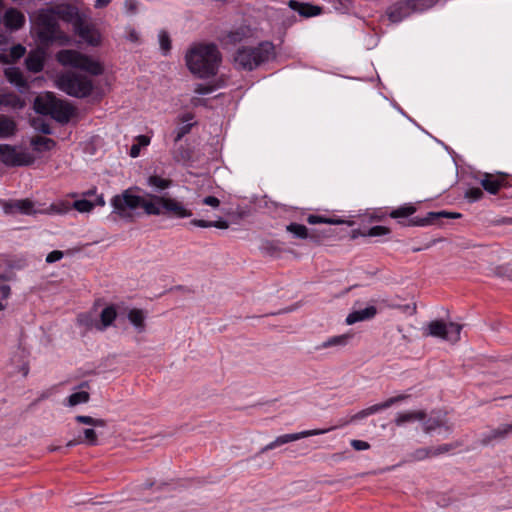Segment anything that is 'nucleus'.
Masks as SVG:
<instances>
[{
    "label": "nucleus",
    "mask_w": 512,
    "mask_h": 512,
    "mask_svg": "<svg viewBox=\"0 0 512 512\" xmlns=\"http://www.w3.org/2000/svg\"><path fill=\"white\" fill-rule=\"evenodd\" d=\"M426 418V412L424 410L407 411L398 413L394 422L397 426H402L405 423L413 421H423Z\"/></svg>",
    "instance_id": "obj_26"
},
{
    "label": "nucleus",
    "mask_w": 512,
    "mask_h": 512,
    "mask_svg": "<svg viewBox=\"0 0 512 512\" xmlns=\"http://www.w3.org/2000/svg\"><path fill=\"white\" fill-rule=\"evenodd\" d=\"M274 56V45L271 42H262L256 47H240L234 55V64L237 68L251 71Z\"/></svg>",
    "instance_id": "obj_3"
},
{
    "label": "nucleus",
    "mask_w": 512,
    "mask_h": 512,
    "mask_svg": "<svg viewBox=\"0 0 512 512\" xmlns=\"http://www.w3.org/2000/svg\"><path fill=\"white\" fill-rule=\"evenodd\" d=\"M26 68L33 73L42 71L44 63L41 56L37 54H29L25 59Z\"/></svg>",
    "instance_id": "obj_31"
},
{
    "label": "nucleus",
    "mask_w": 512,
    "mask_h": 512,
    "mask_svg": "<svg viewBox=\"0 0 512 512\" xmlns=\"http://www.w3.org/2000/svg\"><path fill=\"white\" fill-rule=\"evenodd\" d=\"M185 60L191 73L199 78H208L216 75L221 54L213 43L197 44L187 51Z\"/></svg>",
    "instance_id": "obj_1"
},
{
    "label": "nucleus",
    "mask_w": 512,
    "mask_h": 512,
    "mask_svg": "<svg viewBox=\"0 0 512 512\" xmlns=\"http://www.w3.org/2000/svg\"><path fill=\"white\" fill-rule=\"evenodd\" d=\"M451 449H453V446L451 444H443L436 448H432V456H437L446 452H449Z\"/></svg>",
    "instance_id": "obj_51"
},
{
    "label": "nucleus",
    "mask_w": 512,
    "mask_h": 512,
    "mask_svg": "<svg viewBox=\"0 0 512 512\" xmlns=\"http://www.w3.org/2000/svg\"><path fill=\"white\" fill-rule=\"evenodd\" d=\"M54 13L60 19H62L63 21H65L67 23H71L72 25L77 23L82 18L78 9L69 4L58 6L56 8V10L54 11Z\"/></svg>",
    "instance_id": "obj_21"
},
{
    "label": "nucleus",
    "mask_w": 512,
    "mask_h": 512,
    "mask_svg": "<svg viewBox=\"0 0 512 512\" xmlns=\"http://www.w3.org/2000/svg\"><path fill=\"white\" fill-rule=\"evenodd\" d=\"M390 232L389 228L385 227V226H380V225H377V226H373L369 229L368 231V235L369 236H372V237H377V236H383V235H386Z\"/></svg>",
    "instance_id": "obj_49"
},
{
    "label": "nucleus",
    "mask_w": 512,
    "mask_h": 512,
    "mask_svg": "<svg viewBox=\"0 0 512 512\" xmlns=\"http://www.w3.org/2000/svg\"><path fill=\"white\" fill-rule=\"evenodd\" d=\"M75 420L78 423L90 425V426H93V427H102V428H104L107 425L106 420L100 419V418H93L91 416L77 415L75 417Z\"/></svg>",
    "instance_id": "obj_34"
},
{
    "label": "nucleus",
    "mask_w": 512,
    "mask_h": 512,
    "mask_svg": "<svg viewBox=\"0 0 512 512\" xmlns=\"http://www.w3.org/2000/svg\"><path fill=\"white\" fill-rule=\"evenodd\" d=\"M36 24L37 36L42 44L58 43L59 45H67L69 43V36L60 29L53 12H40L36 18Z\"/></svg>",
    "instance_id": "obj_5"
},
{
    "label": "nucleus",
    "mask_w": 512,
    "mask_h": 512,
    "mask_svg": "<svg viewBox=\"0 0 512 512\" xmlns=\"http://www.w3.org/2000/svg\"><path fill=\"white\" fill-rule=\"evenodd\" d=\"M376 314L377 309L374 306H368L364 309L351 312L346 318V323L352 325L360 321L372 319Z\"/></svg>",
    "instance_id": "obj_23"
},
{
    "label": "nucleus",
    "mask_w": 512,
    "mask_h": 512,
    "mask_svg": "<svg viewBox=\"0 0 512 512\" xmlns=\"http://www.w3.org/2000/svg\"><path fill=\"white\" fill-rule=\"evenodd\" d=\"M136 145H140V147H144V146H147L149 145L150 143V138L146 135H139L136 137Z\"/></svg>",
    "instance_id": "obj_59"
},
{
    "label": "nucleus",
    "mask_w": 512,
    "mask_h": 512,
    "mask_svg": "<svg viewBox=\"0 0 512 512\" xmlns=\"http://www.w3.org/2000/svg\"><path fill=\"white\" fill-rule=\"evenodd\" d=\"M212 227H215L218 229H227L229 227V223L226 220L212 221Z\"/></svg>",
    "instance_id": "obj_60"
},
{
    "label": "nucleus",
    "mask_w": 512,
    "mask_h": 512,
    "mask_svg": "<svg viewBox=\"0 0 512 512\" xmlns=\"http://www.w3.org/2000/svg\"><path fill=\"white\" fill-rule=\"evenodd\" d=\"M139 190V187L134 186L124 190L121 194L115 195L111 200L114 212L124 216L127 210H135L142 207L147 215L158 214L159 210L152 203L153 194L148 195L149 199H145L135 194Z\"/></svg>",
    "instance_id": "obj_4"
},
{
    "label": "nucleus",
    "mask_w": 512,
    "mask_h": 512,
    "mask_svg": "<svg viewBox=\"0 0 512 512\" xmlns=\"http://www.w3.org/2000/svg\"><path fill=\"white\" fill-rule=\"evenodd\" d=\"M435 214H438L437 219L442 218V217L455 219V218H459L461 216V214H459V213L447 212V211H439V212H435Z\"/></svg>",
    "instance_id": "obj_55"
},
{
    "label": "nucleus",
    "mask_w": 512,
    "mask_h": 512,
    "mask_svg": "<svg viewBox=\"0 0 512 512\" xmlns=\"http://www.w3.org/2000/svg\"><path fill=\"white\" fill-rule=\"evenodd\" d=\"M250 30L247 27L241 26L227 34V41L231 44H236L247 38Z\"/></svg>",
    "instance_id": "obj_33"
},
{
    "label": "nucleus",
    "mask_w": 512,
    "mask_h": 512,
    "mask_svg": "<svg viewBox=\"0 0 512 512\" xmlns=\"http://www.w3.org/2000/svg\"><path fill=\"white\" fill-rule=\"evenodd\" d=\"M4 25L10 30H18L25 24V16L15 8L8 9L4 14Z\"/></svg>",
    "instance_id": "obj_18"
},
{
    "label": "nucleus",
    "mask_w": 512,
    "mask_h": 512,
    "mask_svg": "<svg viewBox=\"0 0 512 512\" xmlns=\"http://www.w3.org/2000/svg\"><path fill=\"white\" fill-rule=\"evenodd\" d=\"M33 108L36 113L48 115L61 124L68 123L75 112L70 103L57 98L52 92L38 95L34 99Z\"/></svg>",
    "instance_id": "obj_2"
},
{
    "label": "nucleus",
    "mask_w": 512,
    "mask_h": 512,
    "mask_svg": "<svg viewBox=\"0 0 512 512\" xmlns=\"http://www.w3.org/2000/svg\"><path fill=\"white\" fill-rule=\"evenodd\" d=\"M147 184L157 191L168 189L172 185V180L164 179L158 175H151L147 179Z\"/></svg>",
    "instance_id": "obj_32"
},
{
    "label": "nucleus",
    "mask_w": 512,
    "mask_h": 512,
    "mask_svg": "<svg viewBox=\"0 0 512 512\" xmlns=\"http://www.w3.org/2000/svg\"><path fill=\"white\" fill-rule=\"evenodd\" d=\"M465 197L470 201H478L483 197V191L478 187H472L465 192Z\"/></svg>",
    "instance_id": "obj_46"
},
{
    "label": "nucleus",
    "mask_w": 512,
    "mask_h": 512,
    "mask_svg": "<svg viewBox=\"0 0 512 512\" xmlns=\"http://www.w3.org/2000/svg\"><path fill=\"white\" fill-rule=\"evenodd\" d=\"M191 224L201 227V228L212 227V221H207V220H202V219H194L191 221Z\"/></svg>",
    "instance_id": "obj_57"
},
{
    "label": "nucleus",
    "mask_w": 512,
    "mask_h": 512,
    "mask_svg": "<svg viewBox=\"0 0 512 512\" xmlns=\"http://www.w3.org/2000/svg\"><path fill=\"white\" fill-rule=\"evenodd\" d=\"M90 399V395L86 391H80L73 393L68 398V403L70 406H76L78 404L87 403Z\"/></svg>",
    "instance_id": "obj_38"
},
{
    "label": "nucleus",
    "mask_w": 512,
    "mask_h": 512,
    "mask_svg": "<svg viewBox=\"0 0 512 512\" xmlns=\"http://www.w3.org/2000/svg\"><path fill=\"white\" fill-rule=\"evenodd\" d=\"M0 160L6 166H28L34 163V157L27 152H18L14 146L0 144Z\"/></svg>",
    "instance_id": "obj_11"
},
{
    "label": "nucleus",
    "mask_w": 512,
    "mask_h": 512,
    "mask_svg": "<svg viewBox=\"0 0 512 512\" xmlns=\"http://www.w3.org/2000/svg\"><path fill=\"white\" fill-rule=\"evenodd\" d=\"M437 428H444L447 432L451 431L447 424L446 414L442 411L432 412L431 416L423 423V430L427 434L432 433Z\"/></svg>",
    "instance_id": "obj_15"
},
{
    "label": "nucleus",
    "mask_w": 512,
    "mask_h": 512,
    "mask_svg": "<svg viewBox=\"0 0 512 512\" xmlns=\"http://www.w3.org/2000/svg\"><path fill=\"white\" fill-rule=\"evenodd\" d=\"M140 145L133 144L130 148V156L136 158L140 153Z\"/></svg>",
    "instance_id": "obj_61"
},
{
    "label": "nucleus",
    "mask_w": 512,
    "mask_h": 512,
    "mask_svg": "<svg viewBox=\"0 0 512 512\" xmlns=\"http://www.w3.org/2000/svg\"><path fill=\"white\" fill-rule=\"evenodd\" d=\"M350 444L357 451L368 450L370 448V444L368 442L362 441V440L354 439V440H351Z\"/></svg>",
    "instance_id": "obj_50"
},
{
    "label": "nucleus",
    "mask_w": 512,
    "mask_h": 512,
    "mask_svg": "<svg viewBox=\"0 0 512 512\" xmlns=\"http://www.w3.org/2000/svg\"><path fill=\"white\" fill-rule=\"evenodd\" d=\"M112 0H95L94 7L96 9H101L106 7Z\"/></svg>",
    "instance_id": "obj_62"
},
{
    "label": "nucleus",
    "mask_w": 512,
    "mask_h": 512,
    "mask_svg": "<svg viewBox=\"0 0 512 512\" xmlns=\"http://www.w3.org/2000/svg\"><path fill=\"white\" fill-rule=\"evenodd\" d=\"M159 43H160L161 49L163 50V52L165 54L170 51V49H171V40H170V37H169V35H168V33L166 31H161L159 33Z\"/></svg>",
    "instance_id": "obj_41"
},
{
    "label": "nucleus",
    "mask_w": 512,
    "mask_h": 512,
    "mask_svg": "<svg viewBox=\"0 0 512 512\" xmlns=\"http://www.w3.org/2000/svg\"><path fill=\"white\" fill-rule=\"evenodd\" d=\"M57 87L67 95L76 98L88 97L93 90L92 81L81 74L66 72L57 78Z\"/></svg>",
    "instance_id": "obj_7"
},
{
    "label": "nucleus",
    "mask_w": 512,
    "mask_h": 512,
    "mask_svg": "<svg viewBox=\"0 0 512 512\" xmlns=\"http://www.w3.org/2000/svg\"><path fill=\"white\" fill-rule=\"evenodd\" d=\"M408 396L407 395H404V394H401V395H397V396H394V397H390L388 398L386 401H384L383 403H379V404H375V405H372L370 407H367L365 409H362L360 410L359 412H357L356 414H354L350 421H356V420H360V419H363V418H366L372 414H375L381 410H384V409H387L389 407H391L392 405L398 403V402H401L405 399H407Z\"/></svg>",
    "instance_id": "obj_13"
},
{
    "label": "nucleus",
    "mask_w": 512,
    "mask_h": 512,
    "mask_svg": "<svg viewBox=\"0 0 512 512\" xmlns=\"http://www.w3.org/2000/svg\"><path fill=\"white\" fill-rule=\"evenodd\" d=\"M152 203L159 210L156 216L163 215L169 218H188L192 212L182 202L167 196L152 195Z\"/></svg>",
    "instance_id": "obj_9"
},
{
    "label": "nucleus",
    "mask_w": 512,
    "mask_h": 512,
    "mask_svg": "<svg viewBox=\"0 0 512 512\" xmlns=\"http://www.w3.org/2000/svg\"><path fill=\"white\" fill-rule=\"evenodd\" d=\"M190 157V152L187 149H184L182 146L173 151V158L177 162L187 161L190 159Z\"/></svg>",
    "instance_id": "obj_42"
},
{
    "label": "nucleus",
    "mask_w": 512,
    "mask_h": 512,
    "mask_svg": "<svg viewBox=\"0 0 512 512\" xmlns=\"http://www.w3.org/2000/svg\"><path fill=\"white\" fill-rule=\"evenodd\" d=\"M194 91L198 95H206L213 91V87L205 84H197Z\"/></svg>",
    "instance_id": "obj_53"
},
{
    "label": "nucleus",
    "mask_w": 512,
    "mask_h": 512,
    "mask_svg": "<svg viewBox=\"0 0 512 512\" xmlns=\"http://www.w3.org/2000/svg\"><path fill=\"white\" fill-rule=\"evenodd\" d=\"M94 207H95L94 202L86 200V199L76 200L73 203V208L76 209L80 213L90 212Z\"/></svg>",
    "instance_id": "obj_40"
},
{
    "label": "nucleus",
    "mask_w": 512,
    "mask_h": 512,
    "mask_svg": "<svg viewBox=\"0 0 512 512\" xmlns=\"http://www.w3.org/2000/svg\"><path fill=\"white\" fill-rule=\"evenodd\" d=\"M31 126L36 130L45 135L52 134V129L49 123L41 118H34L31 120Z\"/></svg>",
    "instance_id": "obj_39"
},
{
    "label": "nucleus",
    "mask_w": 512,
    "mask_h": 512,
    "mask_svg": "<svg viewBox=\"0 0 512 512\" xmlns=\"http://www.w3.org/2000/svg\"><path fill=\"white\" fill-rule=\"evenodd\" d=\"M62 258H63V252L59 251V250H54L47 255L46 262L54 263L56 261H59Z\"/></svg>",
    "instance_id": "obj_52"
},
{
    "label": "nucleus",
    "mask_w": 512,
    "mask_h": 512,
    "mask_svg": "<svg viewBox=\"0 0 512 512\" xmlns=\"http://www.w3.org/2000/svg\"><path fill=\"white\" fill-rule=\"evenodd\" d=\"M309 224H319V223H327V224H336L337 221L329 218H324L318 215H309L307 218Z\"/></svg>",
    "instance_id": "obj_47"
},
{
    "label": "nucleus",
    "mask_w": 512,
    "mask_h": 512,
    "mask_svg": "<svg viewBox=\"0 0 512 512\" xmlns=\"http://www.w3.org/2000/svg\"><path fill=\"white\" fill-rule=\"evenodd\" d=\"M56 57L63 66H71L94 76L101 75L104 71L103 66L98 61L76 50H61Z\"/></svg>",
    "instance_id": "obj_8"
},
{
    "label": "nucleus",
    "mask_w": 512,
    "mask_h": 512,
    "mask_svg": "<svg viewBox=\"0 0 512 512\" xmlns=\"http://www.w3.org/2000/svg\"><path fill=\"white\" fill-rule=\"evenodd\" d=\"M10 286L9 285H2L0 286V293L3 298H7L10 295Z\"/></svg>",
    "instance_id": "obj_64"
},
{
    "label": "nucleus",
    "mask_w": 512,
    "mask_h": 512,
    "mask_svg": "<svg viewBox=\"0 0 512 512\" xmlns=\"http://www.w3.org/2000/svg\"><path fill=\"white\" fill-rule=\"evenodd\" d=\"M352 335L351 334H342L330 337L326 341L320 343L315 347L316 350H322V349H328L332 347H344L346 346L349 341L351 340Z\"/></svg>",
    "instance_id": "obj_27"
},
{
    "label": "nucleus",
    "mask_w": 512,
    "mask_h": 512,
    "mask_svg": "<svg viewBox=\"0 0 512 512\" xmlns=\"http://www.w3.org/2000/svg\"><path fill=\"white\" fill-rule=\"evenodd\" d=\"M84 438L83 442H86L89 445H96L98 443V438L96 431L92 428H87L83 431Z\"/></svg>",
    "instance_id": "obj_43"
},
{
    "label": "nucleus",
    "mask_w": 512,
    "mask_h": 512,
    "mask_svg": "<svg viewBox=\"0 0 512 512\" xmlns=\"http://www.w3.org/2000/svg\"><path fill=\"white\" fill-rule=\"evenodd\" d=\"M124 5L128 12L132 14L136 13L138 7V2L136 0H126Z\"/></svg>",
    "instance_id": "obj_56"
},
{
    "label": "nucleus",
    "mask_w": 512,
    "mask_h": 512,
    "mask_svg": "<svg viewBox=\"0 0 512 512\" xmlns=\"http://www.w3.org/2000/svg\"><path fill=\"white\" fill-rule=\"evenodd\" d=\"M427 330L429 336L456 343L460 340L462 325L454 322L446 324L442 320H434L428 324Z\"/></svg>",
    "instance_id": "obj_10"
},
{
    "label": "nucleus",
    "mask_w": 512,
    "mask_h": 512,
    "mask_svg": "<svg viewBox=\"0 0 512 512\" xmlns=\"http://www.w3.org/2000/svg\"><path fill=\"white\" fill-rule=\"evenodd\" d=\"M25 52H26V49L21 44L14 45L10 49V57L13 60H18V59H20L21 57H23L25 55Z\"/></svg>",
    "instance_id": "obj_48"
},
{
    "label": "nucleus",
    "mask_w": 512,
    "mask_h": 512,
    "mask_svg": "<svg viewBox=\"0 0 512 512\" xmlns=\"http://www.w3.org/2000/svg\"><path fill=\"white\" fill-rule=\"evenodd\" d=\"M117 317V311L114 305L105 307L100 313V323L95 324V328L102 331L112 325Z\"/></svg>",
    "instance_id": "obj_25"
},
{
    "label": "nucleus",
    "mask_w": 512,
    "mask_h": 512,
    "mask_svg": "<svg viewBox=\"0 0 512 512\" xmlns=\"http://www.w3.org/2000/svg\"><path fill=\"white\" fill-rule=\"evenodd\" d=\"M30 143L33 149L37 152L49 151L56 145V142L53 139L43 136L33 137Z\"/></svg>",
    "instance_id": "obj_29"
},
{
    "label": "nucleus",
    "mask_w": 512,
    "mask_h": 512,
    "mask_svg": "<svg viewBox=\"0 0 512 512\" xmlns=\"http://www.w3.org/2000/svg\"><path fill=\"white\" fill-rule=\"evenodd\" d=\"M192 126H193V124L186 123V124L178 127L175 130V134L176 135H175V138H174V142L178 143L186 134H188L191 131Z\"/></svg>",
    "instance_id": "obj_45"
},
{
    "label": "nucleus",
    "mask_w": 512,
    "mask_h": 512,
    "mask_svg": "<svg viewBox=\"0 0 512 512\" xmlns=\"http://www.w3.org/2000/svg\"><path fill=\"white\" fill-rule=\"evenodd\" d=\"M17 132V123L11 117L0 114V139L13 137Z\"/></svg>",
    "instance_id": "obj_24"
},
{
    "label": "nucleus",
    "mask_w": 512,
    "mask_h": 512,
    "mask_svg": "<svg viewBox=\"0 0 512 512\" xmlns=\"http://www.w3.org/2000/svg\"><path fill=\"white\" fill-rule=\"evenodd\" d=\"M78 321L80 324L86 326V327H92V319L90 318V316L86 315V314H81L79 315L78 317Z\"/></svg>",
    "instance_id": "obj_58"
},
{
    "label": "nucleus",
    "mask_w": 512,
    "mask_h": 512,
    "mask_svg": "<svg viewBox=\"0 0 512 512\" xmlns=\"http://www.w3.org/2000/svg\"><path fill=\"white\" fill-rule=\"evenodd\" d=\"M128 320L135 327L137 332L142 333L145 331L146 314L142 309L133 308L127 314Z\"/></svg>",
    "instance_id": "obj_28"
},
{
    "label": "nucleus",
    "mask_w": 512,
    "mask_h": 512,
    "mask_svg": "<svg viewBox=\"0 0 512 512\" xmlns=\"http://www.w3.org/2000/svg\"><path fill=\"white\" fill-rule=\"evenodd\" d=\"M415 211H416V208L413 205L408 204V205H404V206H401V207L393 210L390 213V217H392L394 219L408 217V216L414 214Z\"/></svg>",
    "instance_id": "obj_36"
},
{
    "label": "nucleus",
    "mask_w": 512,
    "mask_h": 512,
    "mask_svg": "<svg viewBox=\"0 0 512 512\" xmlns=\"http://www.w3.org/2000/svg\"><path fill=\"white\" fill-rule=\"evenodd\" d=\"M287 231L292 233L295 237L305 239L308 237V230L305 225L298 223H291L287 226Z\"/></svg>",
    "instance_id": "obj_37"
},
{
    "label": "nucleus",
    "mask_w": 512,
    "mask_h": 512,
    "mask_svg": "<svg viewBox=\"0 0 512 512\" xmlns=\"http://www.w3.org/2000/svg\"><path fill=\"white\" fill-rule=\"evenodd\" d=\"M127 39L131 42H137L139 39L138 33L134 29H131L128 33Z\"/></svg>",
    "instance_id": "obj_63"
},
{
    "label": "nucleus",
    "mask_w": 512,
    "mask_h": 512,
    "mask_svg": "<svg viewBox=\"0 0 512 512\" xmlns=\"http://www.w3.org/2000/svg\"><path fill=\"white\" fill-rule=\"evenodd\" d=\"M5 77L7 80L16 86L20 92H25L28 90L29 86L27 81L25 80L22 71L17 67H9L4 71Z\"/></svg>",
    "instance_id": "obj_20"
},
{
    "label": "nucleus",
    "mask_w": 512,
    "mask_h": 512,
    "mask_svg": "<svg viewBox=\"0 0 512 512\" xmlns=\"http://www.w3.org/2000/svg\"><path fill=\"white\" fill-rule=\"evenodd\" d=\"M437 215L435 212H429L427 213L426 217L420 218V217H414L409 221V225L412 226H428L435 222L437 219Z\"/></svg>",
    "instance_id": "obj_35"
},
{
    "label": "nucleus",
    "mask_w": 512,
    "mask_h": 512,
    "mask_svg": "<svg viewBox=\"0 0 512 512\" xmlns=\"http://www.w3.org/2000/svg\"><path fill=\"white\" fill-rule=\"evenodd\" d=\"M73 27L75 32L89 44L97 45L99 43V36L93 33L91 26L85 22L83 17Z\"/></svg>",
    "instance_id": "obj_19"
},
{
    "label": "nucleus",
    "mask_w": 512,
    "mask_h": 512,
    "mask_svg": "<svg viewBox=\"0 0 512 512\" xmlns=\"http://www.w3.org/2000/svg\"><path fill=\"white\" fill-rule=\"evenodd\" d=\"M203 203L205 205H208V206H211V207H214V208H217L219 205H220V201L217 197L215 196H207L203 199Z\"/></svg>",
    "instance_id": "obj_54"
},
{
    "label": "nucleus",
    "mask_w": 512,
    "mask_h": 512,
    "mask_svg": "<svg viewBox=\"0 0 512 512\" xmlns=\"http://www.w3.org/2000/svg\"><path fill=\"white\" fill-rule=\"evenodd\" d=\"M5 213L17 211L21 214L31 215L35 213L34 203L30 199L15 200L4 204Z\"/></svg>",
    "instance_id": "obj_17"
},
{
    "label": "nucleus",
    "mask_w": 512,
    "mask_h": 512,
    "mask_svg": "<svg viewBox=\"0 0 512 512\" xmlns=\"http://www.w3.org/2000/svg\"><path fill=\"white\" fill-rule=\"evenodd\" d=\"M481 185L490 194H496L499 191L502 182L494 175L486 173L481 180Z\"/></svg>",
    "instance_id": "obj_30"
},
{
    "label": "nucleus",
    "mask_w": 512,
    "mask_h": 512,
    "mask_svg": "<svg viewBox=\"0 0 512 512\" xmlns=\"http://www.w3.org/2000/svg\"><path fill=\"white\" fill-rule=\"evenodd\" d=\"M431 453H432V448H420V449L415 450L411 454V457L413 460L421 461V460H424V459L432 456Z\"/></svg>",
    "instance_id": "obj_44"
},
{
    "label": "nucleus",
    "mask_w": 512,
    "mask_h": 512,
    "mask_svg": "<svg viewBox=\"0 0 512 512\" xmlns=\"http://www.w3.org/2000/svg\"><path fill=\"white\" fill-rule=\"evenodd\" d=\"M333 428H327V429H313V430H306L299 433H292V434H285L282 436L277 437L274 441L267 444L265 447L261 449V453H265L268 450H272L278 446L284 445L286 443L296 441L302 438H306L309 436H316L325 434L329 431H331Z\"/></svg>",
    "instance_id": "obj_12"
},
{
    "label": "nucleus",
    "mask_w": 512,
    "mask_h": 512,
    "mask_svg": "<svg viewBox=\"0 0 512 512\" xmlns=\"http://www.w3.org/2000/svg\"><path fill=\"white\" fill-rule=\"evenodd\" d=\"M288 7L291 10L298 12V14L304 18L315 17L322 13V7L308 2L290 0L288 1Z\"/></svg>",
    "instance_id": "obj_16"
},
{
    "label": "nucleus",
    "mask_w": 512,
    "mask_h": 512,
    "mask_svg": "<svg viewBox=\"0 0 512 512\" xmlns=\"http://www.w3.org/2000/svg\"><path fill=\"white\" fill-rule=\"evenodd\" d=\"M510 433H512V422L510 424H501L499 427L483 433L479 443L482 446H488L494 441L505 439Z\"/></svg>",
    "instance_id": "obj_14"
},
{
    "label": "nucleus",
    "mask_w": 512,
    "mask_h": 512,
    "mask_svg": "<svg viewBox=\"0 0 512 512\" xmlns=\"http://www.w3.org/2000/svg\"><path fill=\"white\" fill-rule=\"evenodd\" d=\"M1 110H21L26 102L15 93H1Z\"/></svg>",
    "instance_id": "obj_22"
},
{
    "label": "nucleus",
    "mask_w": 512,
    "mask_h": 512,
    "mask_svg": "<svg viewBox=\"0 0 512 512\" xmlns=\"http://www.w3.org/2000/svg\"><path fill=\"white\" fill-rule=\"evenodd\" d=\"M439 0H400L386 9V15L392 23H399L413 13H422L434 7Z\"/></svg>",
    "instance_id": "obj_6"
}]
</instances>
